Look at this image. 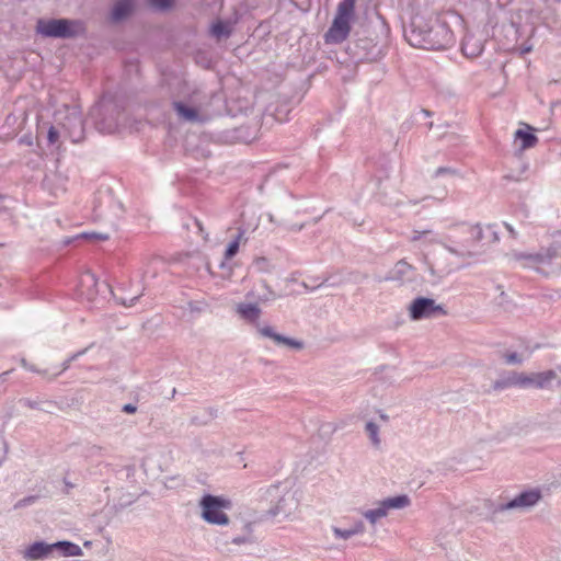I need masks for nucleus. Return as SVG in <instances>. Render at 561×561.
Masks as SVG:
<instances>
[{
    "instance_id": "obj_17",
    "label": "nucleus",
    "mask_w": 561,
    "mask_h": 561,
    "mask_svg": "<svg viewBox=\"0 0 561 561\" xmlns=\"http://www.w3.org/2000/svg\"><path fill=\"white\" fill-rule=\"evenodd\" d=\"M243 237V232H240L237 237V239L229 243L226 252H225V259L227 261L231 260L239 251L240 241Z\"/></svg>"
},
{
    "instance_id": "obj_13",
    "label": "nucleus",
    "mask_w": 561,
    "mask_h": 561,
    "mask_svg": "<svg viewBox=\"0 0 561 561\" xmlns=\"http://www.w3.org/2000/svg\"><path fill=\"white\" fill-rule=\"evenodd\" d=\"M334 535L337 537V538H342V539H348L351 538L352 536L354 535H357V534H362L364 531V525L362 522H357L352 528L350 529H341L339 527H333L332 528Z\"/></svg>"
},
{
    "instance_id": "obj_20",
    "label": "nucleus",
    "mask_w": 561,
    "mask_h": 561,
    "mask_svg": "<svg viewBox=\"0 0 561 561\" xmlns=\"http://www.w3.org/2000/svg\"><path fill=\"white\" fill-rule=\"evenodd\" d=\"M149 2L157 9H168L173 4L174 0H149Z\"/></svg>"
},
{
    "instance_id": "obj_1",
    "label": "nucleus",
    "mask_w": 561,
    "mask_h": 561,
    "mask_svg": "<svg viewBox=\"0 0 561 561\" xmlns=\"http://www.w3.org/2000/svg\"><path fill=\"white\" fill-rule=\"evenodd\" d=\"M355 14V0H342L336 8L333 22L324 34L325 44H341L350 35Z\"/></svg>"
},
{
    "instance_id": "obj_8",
    "label": "nucleus",
    "mask_w": 561,
    "mask_h": 561,
    "mask_svg": "<svg viewBox=\"0 0 561 561\" xmlns=\"http://www.w3.org/2000/svg\"><path fill=\"white\" fill-rule=\"evenodd\" d=\"M237 312L243 320L251 323H255L261 316V309L256 304H239Z\"/></svg>"
},
{
    "instance_id": "obj_4",
    "label": "nucleus",
    "mask_w": 561,
    "mask_h": 561,
    "mask_svg": "<svg viewBox=\"0 0 561 561\" xmlns=\"http://www.w3.org/2000/svg\"><path fill=\"white\" fill-rule=\"evenodd\" d=\"M83 31L80 22L60 20H39L37 23V32L50 37H70Z\"/></svg>"
},
{
    "instance_id": "obj_11",
    "label": "nucleus",
    "mask_w": 561,
    "mask_h": 561,
    "mask_svg": "<svg viewBox=\"0 0 561 561\" xmlns=\"http://www.w3.org/2000/svg\"><path fill=\"white\" fill-rule=\"evenodd\" d=\"M131 10L133 3L130 0L118 1L112 11V18L115 21H119L126 18L131 12Z\"/></svg>"
},
{
    "instance_id": "obj_23",
    "label": "nucleus",
    "mask_w": 561,
    "mask_h": 561,
    "mask_svg": "<svg viewBox=\"0 0 561 561\" xmlns=\"http://www.w3.org/2000/svg\"><path fill=\"white\" fill-rule=\"evenodd\" d=\"M82 282L91 283L92 285H95V284H96L95 277H94V275H93V274H91V273H85V274L82 276Z\"/></svg>"
},
{
    "instance_id": "obj_18",
    "label": "nucleus",
    "mask_w": 561,
    "mask_h": 561,
    "mask_svg": "<svg viewBox=\"0 0 561 561\" xmlns=\"http://www.w3.org/2000/svg\"><path fill=\"white\" fill-rule=\"evenodd\" d=\"M59 138H60L59 131L56 129L55 126H50L48 131H47V142H48V145L49 146H57V148H60Z\"/></svg>"
},
{
    "instance_id": "obj_5",
    "label": "nucleus",
    "mask_w": 561,
    "mask_h": 561,
    "mask_svg": "<svg viewBox=\"0 0 561 561\" xmlns=\"http://www.w3.org/2000/svg\"><path fill=\"white\" fill-rule=\"evenodd\" d=\"M410 504V499L407 495H399L382 501L378 508L369 510L364 513L371 524H375L378 519L385 517L390 508H403Z\"/></svg>"
},
{
    "instance_id": "obj_22",
    "label": "nucleus",
    "mask_w": 561,
    "mask_h": 561,
    "mask_svg": "<svg viewBox=\"0 0 561 561\" xmlns=\"http://www.w3.org/2000/svg\"><path fill=\"white\" fill-rule=\"evenodd\" d=\"M504 357L508 364L520 363V358L516 353L506 354Z\"/></svg>"
},
{
    "instance_id": "obj_9",
    "label": "nucleus",
    "mask_w": 561,
    "mask_h": 561,
    "mask_svg": "<svg viewBox=\"0 0 561 561\" xmlns=\"http://www.w3.org/2000/svg\"><path fill=\"white\" fill-rule=\"evenodd\" d=\"M54 548H55L54 545H46L44 542H35L26 549L24 557L27 560H38V559L46 557Z\"/></svg>"
},
{
    "instance_id": "obj_7",
    "label": "nucleus",
    "mask_w": 561,
    "mask_h": 561,
    "mask_svg": "<svg viewBox=\"0 0 561 561\" xmlns=\"http://www.w3.org/2000/svg\"><path fill=\"white\" fill-rule=\"evenodd\" d=\"M541 497L539 490H529L520 493L505 505V508L529 507L535 505Z\"/></svg>"
},
{
    "instance_id": "obj_16",
    "label": "nucleus",
    "mask_w": 561,
    "mask_h": 561,
    "mask_svg": "<svg viewBox=\"0 0 561 561\" xmlns=\"http://www.w3.org/2000/svg\"><path fill=\"white\" fill-rule=\"evenodd\" d=\"M54 546L60 548L66 556H79L81 553L80 547L71 542L61 541L54 543Z\"/></svg>"
},
{
    "instance_id": "obj_2",
    "label": "nucleus",
    "mask_w": 561,
    "mask_h": 561,
    "mask_svg": "<svg viewBox=\"0 0 561 561\" xmlns=\"http://www.w3.org/2000/svg\"><path fill=\"white\" fill-rule=\"evenodd\" d=\"M202 517L209 524L227 525L229 517L225 513L231 507V502L227 499L207 494L201 500Z\"/></svg>"
},
{
    "instance_id": "obj_15",
    "label": "nucleus",
    "mask_w": 561,
    "mask_h": 561,
    "mask_svg": "<svg viewBox=\"0 0 561 561\" xmlns=\"http://www.w3.org/2000/svg\"><path fill=\"white\" fill-rule=\"evenodd\" d=\"M211 34L216 37L228 36L231 33V25L228 22L217 21L211 26Z\"/></svg>"
},
{
    "instance_id": "obj_19",
    "label": "nucleus",
    "mask_w": 561,
    "mask_h": 561,
    "mask_svg": "<svg viewBox=\"0 0 561 561\" xmlns=\"http://www.w3.org/2000/svg\"><path fill=\"white\" fill-rule=\"evenodd\" d=\"M366 431L369 434V436H370L371 440L374 442V444L378 445L379 444L378 426L375 423L369 422L366 425Z\"/></svg>"
},
{
    "instance_id": "obj_25",
    "label": "nucleus",
    "mask_w": 561,
    "mask_h": 561,
    "mask_svg": "<svg viewBox=\"0 0 561 561\" xmlns=\"http://www.w3.org/2000/svg\"><path fill=\"white\" fill-rule=\"evenodd\" d=\"M505 381H506V379H504L502 381H496L494 383V389L500 390V389L508 388L510 386H505Z\"/></svg>"
},
{
    "instance_id": "obj_10",
    "label": "nucleus",
    "mask_w": 561,
    "mask_h": 561,
    "mask_svg": "<svg viewBox=\"0 0 561 561\" xmlns=\"http://www.w3.org/2000/svg\"><path fill=\"white\" fill-rule=\"evenodd\" d=\"M259 331H260V333L263 336L270 337V339H272L273 341H275L278 344H285V345H288V346L295 347V348L302 347L301 343L296 342L294 340H290L288 337L282 336L280 334L275 333L271 327L260 328Z\"/></svg>"
},
{
    "instance_id": "obj_21",
    "label": "nucleus",
    "mask_w": 561,
    "mask_h": 561,
    "mask_svg": "<svg viewBox=\"0 0 561 561\" xmlns=\"http://www.w3.org/2000/svg\"><path fill=\"white\" fill-rule=\"evenodd\" d=\"M470 38H466L463 42H462V45H461V49H462V53L465 55H474L476 53L473 50H470L469 49V46H470Z\"/></svg>"
},
{
    "instance_id": "obj_26",
    "label": "nucleus",
    "mask_w": 561,
    "mask_h": 561,
    "mask_svg": "<svg viewBox=\"0 0 561 561\" xmlns=\"http://www.w3.org/2000/svg\"><path fill=\"white\" fill-rule=\"evenodd\" d=\"M22 365H23L24 367H26V368H28V369L33 370V371H36L33 367H28V366H27V364H26V362H25L24 359L22 360Z\"/></svg>"
},
{
    "instance_id": "obj_14",
    "label": "nucleus",
    "mask_w": 561,
    "mask_h": 561,
    "mask_svg": "<svg viewBox=\"0 0 561 561\" xmlns=\"http://www.w3.org/2000/svg\"><path fill=\"white\" fill-rule=\"evenodd\" d=\"M515 137L522 140V149L531 148L536 146L538 141V138L534 134L523 129L516 130Z\"/></svg>"
},
{
    "instance_id": "obj_12",
    "label": "nucleus",
    "mask_w": 561,
    "mask_h": 561,
    "mask_svg": "<svg viewBox=\"0 0 561 561\" xmlns=\"http://www.w3.org/2000/svg\"><path fill=\"white\" fill-rule=\"evenodd\" d=\"M174 108L183 119L190 122L198 121V112L196 108L188 107L180 102L174 103Z\"/></svg>"
},
{
    "instance_id": "obj_24",
    "label": "nucleus",
    "mask_w": 561,
    "mask_h": 561,
    "mask_svg": "<svg viewBox=\"0 0 561 561\" xmlns=\"http://www.w3.org/2000/svg\"><path fill=\"white\" fill-rule=\"evenodd\" d=\"M123 411L126 413H135L137 411V408L135 405L128 403L123 407Z\"/></svg>"
},
{
    "instance_id": "obj_6",
    "label": "nucleus",
    "mask_w": 561,
    "mask_h": 561,
    "mask_svg": "<svg viewBox=\"0 0 561 561\" xmlns=\"http://www.w3.org/2000/svg\"><path fill=\"white\" fill-rule=\"evenodd\" d=\"M410 317L413 320L428 318L436 312H444L440 306H436L435 301L430 298H416L410 306Z\"/></svg>"
},
{
    "instance_id": "obj_3",
    "label": "nucleus",
    "mask_w": 561,
    "mask_h": 561,
    "mask_svg": "<svg viewBox=\"0 0 561 561\" xmlns=\"http://www.w3.org/2000/svg\"><path fill=\"white\" fill-rule=\"evenodd\" d=\"M557 378L553 370H546L541 373L524 374L512 373L505 381V386H515L519 388H536L547 389L551 382Z\"/></svg>"
}]
</instances>
